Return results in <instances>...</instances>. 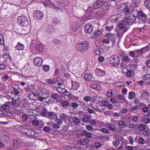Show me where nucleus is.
<instances>
[{
  "mask_svg": "<svg viewBox=\"0 0 150 150\" xmlns=\"http://www.w3.org/2000/svg\"><path fill=\"white\" fill-rule=\"evenodd\" d=\"M90 48L89 42L87 41H83L76 44L75 48L79 52L82 53L87 51Z\"/></svg>",
  "mask_w": 150,
  "mask_h": 150,
  "instance_id": "1",
  "label": "nucleus"
},
{
  "mask_svg": "<svg viewBox=\"0 0 150 150\" xmlns=\"http://www.w3.org/2000/svg\"><path fill=\"white\" fill-rule=\"evenodd\" d=\"M133 5L130 4L128 6L127 4H120L118 8V10L119 11H125L126 14L129 13L130 11H132Z\"/></svg>",
  "mask_w": 150,
  "mask_h": 150,
  "instance_id": "2",
  "label": "nucleus"
},
{
  "mask_svg": "<svg viewBox=\"0 0 150 150\" xmlns=\"http://www.w3.org/2000/svg\"><path fill=\"white\" fill-rule=\"evenodd\" d=\"M17 22L21 26H27L28 24V18L25 16H19L18 18Z\"/></svg>",
  "mask_w": 150,
  "mask_h": 150,
  "instance_id": "3",
  "label": "nucleus"
},
{
  "mask_svg": "<svg viewBox=\"0 0 150 150\" xmlns=\"http://www.w3.org/2000/svg\"><path fill=\"white\" fill-rule=\"evenodd\" d=\"M0 139L3 142H7L10 139V136L7 132L4 130L0 131Z\"/></svg>",
  "mask_w": 150,
  "mask_h": 150,
  "instance_id": "4",
  "label": "nucleus"
},
{
  "mask_svg": "<svg viewBox=\"0 0 150 150\" xmlns=\"http://www.w3.org/2000/svg\"><path fill=\"white\" fill-rule=\"evenodd\" d=\"M21 132L24 134H26L28 135H34L35 134L34 131L32 130L25 128L22 125L20 126Z\"/></svg>",
  "mask_w": 150,
  "mask_h": 150,
  "instance_id": "5",
  "label": "nucleus"
},
{
  "mask_svg": "<svg viewBox=\"0 0 150 150\" xmlns=\"http://www.w3.org/2000/svg\"><path fill=\"white\" fill-rule=\"evenodd\" d=\"M31 96H33V98H31L32 100H37L38 98L39 100L40 101H43L44 99H47L49 97L47 96L46 97H42L39 93H34L30 94Z\"/></svg>",
  "mask_w": 150,
  "mask_h": 150,
  "instance_id": "6",
  "label": "nucleus"
},
{
  "mask_svg": "<svg viewBox=\"0 0 150 150\" xmlns=\"http://www.w3.org/2000/svg\"><path fill=\"white\" fill-rule=\"evenodd\" d=\"M110 63L112 66L118 65L120 64L119 59L117 55H112L110 59Z\"/></svg>",
  "mask_w": 150,
  "mask_h": 150,
  "instance_id": "7",
  "label": "nucleus"
},
{
  "mask_svg": "<svg viewBox=\"0 0 150 150\" xmlns=\"http://www.w3.org/2000/svg\"><path fill=\"white\" fill-rule=\"evenodd\" d=\"M138 14V12L134 10V6H133L132 11H130V12L129 13L126 14V15H127L129 14V19L132 20V22H134L135 21Z\"/></svg>",
  "mask_w": 150,
  "mask_h": 150,
  "instance_id": "8",
  "label": "nucleus"
},
{
  "mask_svg": "<svg viewBox=\"0 0 150 150\" xmlns=\"http://www.w3.org/2000/svg\"><path fill=\"white\" fill-rule=\"evenodd\" d=\"M43 16L42 12L40 11H35L33 13L34 18L38 21L41 20Z\"/></svg>",
  "mask_w": 150,
  "mask_h": 150,
  "instance_id": "9",
  "label": "nucleus"
},
{
  "mask_svg": "<svg viewBox=\"0 0 150 150\" xmlns=\"http://www.w3.org/2000/svg\"><path fill=\"white\" fill-rule=\"evenodd\" d=\"M84 28L85 32L87 34L91 33L93 31V27L90 24H87L85 25Z\"/></svg>",
  "mask_w": 150,
  "mask_h": 150,
  "instance_id": "10",
  "label": "nucleus"
},
{
  "mask_svg": "<svg viewBox=\"0 0 150 150\" xmlns=\"http://www.w3.org/2000/svg\"><path fill=\"white\" fill-rule=\"evenodd\" d=\"M102 3L101 4L103 9L105 11L108 10L110 8L111 5L108 1H102Z\"/></svg>",
  "mask_w": 150,
  "mask_h": 150,
  "instance_id": "11",
  "label": "nucleus"
},
{
  "mask_svg": "<svg viewBox=\"0 0 150 150\" xmlns=\"http://www.w3.org/2000/svg\"><path fill=\"white\" fill-rule=\"evenodd\" d=\"M95 72L96 75L99 77L104 76L105 73L104 70L98 68L96 69Z\"/></svg>",
  "mask_w": 150,
  "mask_h": 150,
  "instance_id": "12",
  "label": "nucleus"
},
{
  "mask_svg": "<svg viewBox=\"0 0 150 150\" xmlns=\"http://www.w3.org/2000/svg\"><path fill=\"white\" fill-rule=\"evenodd\" d=\"M80 28L79 24L76 21H75L72 23L71 28L72 31L76 32Z\"/></svg>",
  "mask_w": 150,
  "mask_h": 150,
  "instance_id": "13",
  "label": "nucleus"
},
{
  "mask_svg": "<svg viewBox=\"0 0 150 150\" xmlns=\"http://www.w3.org/2000/svg\"><path fill=\"white\" fill-rule=\"evenodd\" d=\"M45 1L44 5L45 7L51 8L53 9L56 8L54 4L50 0H45Z\"/></svg>",
  "mask_w": 150,
  "mask_h": 150,
  "instance_id": "14",
  "label": "nucleus"
},
{
  "mask_svg": "<svg viewBox=\"0 0 150 150\" xmlns=\"http://www.w3.org/2000/svg\"><path fill=\"white\" fill-rule=\"evenodd\" d=\"M42 62V59L40 57H37L35 58L33 60V62L35 65L38 67L40 66Z\"/></svg>",
  "mask_w": 150,
  "mask_h": 150,
  "instance_id": "15",
  "label": "nucleus"
},
{
  "mask_svg": "<svg viewBox=\"0 0 150 150\" xmlns=\"http://www.w3.org/2000/svg\"><path fill=\"white\" fill-rule=\"evenodd\" d=\"M82 77L87 81H91L93 78L92 74L90 73H85L82 75Z\"/></svg>",
  "mask_w": 150,
  "mask_h": 150,
  "instance_id": "16",
  "label": "nucleus"
},
{
  "mask_svg": "<svg viewBox=\"0 0 150 150\" xmlns=\"http://www.w3.org/2000/svg\"><path fill=\"white\" fill-rule=\"evenodd\" d=\"M117 102V103H125L126 104L128 103L127 101L126 100L125 97L120 95H118Z\"/></svg>",
  "mask_w": 150,
  "mask_h": 150,
  "instance_id": "17",
  "label": "nucleus"
},
{
  "mask_svg": "<svg viewBox=\"0 0 150 150\" xmlns=\"http://www.w3.org/2000/svg\"><path fill=\"white\" fill-rule=\"evenodd\" d=\"M71 82L72 84L71 89L76 91H77L80 86V84L79 83L74 81H72Z\"/></svg>",
  "mask_w": 150,
  "mask_h": 150,
  "instance_id": "18",
  "label": "nucleus"
},
{
  "mask_svg": "<svg viewBox=\"0 0 150 150\" xmlns=\"http://www.w3.org/2000/svg\"><path fill=\"white\" fill-rule=\"evenodd\" d=\"M149 94L146 91H144L142 94L141 99L143 101H147L149 99Z\"/></svg>",
  "mask_w": 150,
  "mask_h": 150,
  "instance_id": "19",
  "label": "nucleus"
},
{
  "mask_svg": "<svg viewBox=\"0 0 150 150\" xmlns=\"http://www.w3.org/2000/svg\"><path fill=\"white\" fill-rule=\"evenodd\" d=\"M69 121L71 123H73L75 124H78L80 122V119L76 117H72L69 116Z\"/></svg>",
  "mask_w": 150,
  "mask_h": 150,
  "instance_id": "20",
  "label": "nucleus"
},
{
  "mask_svg": "<svg viewBox=\"0 0 150 150\" xmlns=\"http://www.w3.org/2000/svg\"><path fill=\"white\" fill-rule=\"evenodd\" d=\"M150 50V47L149 45H147L144 47H143L141 49L139 50H137L136 51L141 53H146L149 51Z\"/></svg>",
  "mask_w": 150,
  "mask_h": 150,
  "instance_id": "21",
  "label": "nucleus"
},
{
  "mask_svg": "<svg viewBox=\"0 0 150 150\" xmlns=\"http://www.w3.org/2000/svg\"><path fill=\"white\" fill-rule=\"evenodd\" d=\"M12 146L15 148H18L20 147L21 145V142L20 141L17 139H14L12 141Z\"/></svg>",
  "mask_w": 150,
  "mask_h": 150,
  "instance_id": "22",
  "label": "nucleus"
},
{
  "mask_svg": "<svg viewBox=\"0 0 150 150\" xmlns=\"http://www.w3.org/2000/svg\"><path fill=\"white\" fill-rule=\"evenodd\" d=\"M105 126L110 130L112 131H115L116 129V127L110 123H107L105 124Z\"/></svg>",
  "mask_w": 150,
  "mask_h": 150,
  "instance_id": "23",
  "label": "nucleus"
},
{
  "mask_svg": "<svg viewBox=\"0 0 150 150\" xmlns=\"http://www.w3.org/2000/svg\"><path fill=\"white\" fill-rule=\"evenodd\" d=\"M35 48L40 52H42L44 49L43 45L40 43H37L35 45Z\"/></svg>",
  "mask_w": 150,
  "mask_h": 150,
  "instance_id": "24",
  "label": "nucleus"
},
{
  "mask_svg": "<svg viewBox=\"0 0 150 150\" xmlns=\"http://www.w3.org/2000/svg\"><path fill=\"white\" fill-rule=\"evenodd\" d=\"M103 99V98L100 97L96 96L93 97L92 98V100L93 103L98 104L100 103L102 101Z\"/></svg>",
  "mask_w": 150,
  "mask_h": 150,
  "instance_id": "25",
  "label": "nucleus"
},
{
  "mask_svg": "<svg viewBox=\"0 0 150 150\" xmlns=\"http://www.w3.org/2000/svg\"><path fill=\"white\" fill-rule=\"evenodd\" d=\"M102 1H97L95 2L93 5V8L94 9H96L98 8L101 5Z\"/></svg>",
  "mask_w": 150,
  "mask_h": 150,
  "instance_id": "26",
  "label": "nucleus"
},
{
  "mask_svg": "<svg viewBox=\"0 0 150 150\" xmlns=\"http://www.w3.org/2000/svg\"><path fill=\"white\" fill-rule=\"evenodd\" d=\"M142 78L144 81L148 80L146 83L148 84H150V75L149 74H146L144 75Z\"/></svg>",
  "mask_w": 150,
  "mask_h": 150,
  "instance_id": "27",
  "label": "nucleus"
},
{
  "mask_svg": "<svg viewBox=\"0 0 150 150\" xmlns=\"http://www.w3.org/2000/svg\"><path fill=\"white\" fill-rule=\"evenodd\" d=\"M90 86L93 89L98 91H100L101 89L100 86L98 84L92 83L90 84Z\"/></svg>",
  "mask_w": 150,
  "mask_h": 150,
  "instance_id": "28",
  "label": "nucleus"
},
{
  "mask_svg": "<svg viewBox=\"0 0 150 150\" xmlns=\"http://www.w3.org/2000/svg\"><path fill=\"white\" fill-rule=\"evenodd\" d=\"M15 48L16 50L19 51L22 50L24 48V45L20 42H18Z\"/></svg>",
  "mask_w": 150,
  "mask_h": 150,
  "instance_id": "29",
  "label": "nucleus"
},
{
  "mask_svg": "<svg viewBox=\"0 0 150 150\" xmlns=\"http://www.w3.org/2000/svg\"><path fill=\"white\" fill-rule=\"evenodd\" d=\"M46 31L49 33H53L54 31V28L51 25H48L47 27Z\"/></svg>",
  "mask_w": 150,
  "mask_h": 150,
  "instance_id": "30",
  "label": "nucleus"
},
{
  "mask_svg": "<svg viewBox=\"0 0 150 150\" xmlns=\"http://www.w3.org/2000/svg\"><path fill=\"white\" fill-rule=\"evenodd\" d=\"M141 121L145 124H148L150 123V120L148 117L144 116L142 118Z\"/></svg>",
  "mask_w": 150,
  "mask_h": 150,
  "instance_id": "31",
  "label": "nucleus"
},
{
  "mask_svg": "<svg viewBox=\"0 0 150 150\" xmlns=\"http://www.w3.org/2000/svg\"><path fill=\"white\" fill-rule=\"evenodd\" d=\"M10 104V102H8L6 103H5L3 105L1 106V108L2 109L4 110L7 109L8 110L10 108V106L9 105Z\"/></svg>",
  "mask_w": 150,
  "mask_h": 150,
  "instance_id": "32",
  "label": "nucleus"
},
{
  "mask_svg": "<svg viewBox=\"0 0 150 150\" xmlns=\"http://www.w3.org/2000/svg\"><path fill=\"white\" fill-rule=\"evenodd\" d=\"M129 99L130 100H132L135 96V93L132 91H131L129 93Z\"/></svg>",
  "mask_w": 150,
  "mask_h": 150,
  "instance_id": "33",
  "label": "nucleus"
},
{
  "mask_svg": "<svg viewBox=\"0 0 150 150\" xmlns=\"http://www.w3.org/2000/svg\"><path fill=\"white\" fill-rule=\"evenodd\" d=\"M85 142L81 141L79 142V145H82V146H80L79 147V148L81 150H84L85 149Z\"/></svg>",
  "mask_w": 150,
  "mask_h": 150,
  "instance_id": "34",
  "label": "nucleus"
},
{
  "mask_svg": "<svg viewBox=\"0 0 150 150\" xmlns=\"http://www.w3.org/2000/svg\"><path fill=\"white\" fill-rule=\"evenodd\" d=\"M102 52V49L99 47L97 48L94 52L95 54L97 55H99Z\"/></svg>",
  "mask_w": 150,
  "mask_h": 150,
  "instance_id": "35",
  "label": "nucleus"
},
{
  "mask_svg": "<svg viewBox=\"0 0 150 150\" xmlns=\"http://www.w3.org/2000/svg\"><path fill=\"white\" fill-rule=\"evenodd\" d=\"M126 26H127L125 23V22H124L122 21L119 23L118 27L119 28L122 29H124Z\"/></svg>",
  "mask_w": 150,
  "mask_h": 150,
  "instance_id": "36",
  "label": "nucleus"
},
{
  "mask_svg": "<svg viewBox=\"0 0 150 150\" xmlns=\"http://www.w3.org/2000/svg\"><path fill=\"white\" fill-rule=\"evenodd\" d=\"M59 115V117L64 120H65L67 118L69 119V116H67L65 114L63 113L60 114Z\"/></svg>",
  "mask_w": 150,
  "mask_h": 150,
  "instance_id": "37",
  "label": "nucleus"
},
{
  "mask_svg": "<svg viewBox=\"0 0 150 150\" xmlns=\"http://www.w3.org/2000/svg\"><path fill=\"white\" fill-rule=\"evenodd\" d=\"M73 126V125L72 124L67 125L64 127V129L65 130L67 131V132L70 129H71V128H72Z\"/></svg>",
  "mask_w": 150,
  "mask_h": 150,
  "instance_id": "38",
  "label": "nucleus"
},
{
  "mask_svg": "<svg viewBox=\"0 0 150 150\" xmlns=\"http://www.w3.org/2000/svg\"><path fill=\"white\" fill-rule=\"evenodd\" d=\"M139 128L141 131H144L146 129V126L145 125L143 124H140L139 126Z\"/></svg>",
  "mask_w": 150,
  "mask_h": 150,
  "instance_id": "39",
  "label": "nucleus"
},
{
  "mask_svg": "<svg viewBox=\"0 0 150 150\" xmlns=\"http://www.w3.org/2000/svg\"><path fill=\"white\" fill-rule=\"evenodd\" d=\"M119 127L122 128H124L126 125L125 122L123 121H120L118 122Z\"/></svg>",
  "mask_w": 150,
  "mask_h": 150,
  "instance_id": "40",
  "label": "nucleus"
},
{
  "mask_svg": "<svg viewBox=\"0 0 150 150\" xmlns=\"http://www.w3.org/2000/svg\"><path fill=\"white\" fill-rule=\"evenodd\" d=\"M100 131L105 134H110V132L108 129L103 128L100 129Z\"/></svg>",
  "mask_w": 150,
  "mask_h": 150,
  "instance_id": "41",
  "label": "nucleus"
},
{
  "mask_svg": "<svg viewBox=\"0 0 150 150\" xmlns=\"http://www.w3.org/2000/svg\"><path fill=\"white\" fill-rule=\"evenodd\" d=\"M71 105L72 108L74 109L77 108L79 105L77 103L75 102H72Z\"/></svg>",
  "mask_w": 150,
  "mask_h": 150,
  "instance_id": "42",
  "label": "nucleus"
},
{
  "mask_svg": "<svg viewBox=\"0 0 150 150\" xmlns=\"http://www.w3.org/2000/svg\"><path fill=\"white\" fill-rule=\"evenodd\" d=\"M47 114V110L46 108L44 109L40 113V115L43 117L47 116L46 115Z\"/></svg>",
  "mask_w": 150,
  "mask_h": 150,
  "instance_id": "43",
  "label": "nucleus"
},
{
  "mask_svg": "<svg viewBox=\"0 0 150 150\" xmlns=\"http://www.w3.org/2000/svg\"><path fill=\"white\" fill-rule=\"evenodd\" d=\"M48 116H46L50 119H52L55 115L53 112H48Z\"/></svg>",
  "mask_w": 150,
  "mask_h": 150,
  "instance_id": "44",
  "label": "nucleus"
},
{
  "mask_svg": "<svg viewBox=\"0 0 150 150\" xmlns=\"http://www.w3.org/2000/svg\"><path fill=\"white\" fill-rule=\"evenodd\" d=\"M138 142L139 143L141 144H145V141L142 138L139 137Z\"/></svg>",
  "mask_w": 150,
  "mask_h": 150,
  "instance_id": "45",
  "label": "nucleus"
},
{
  "mask_svg": "<svg viewBox=\"0 0 150 150\" xmlns=\"http://www.w3.org/2000/svg\"><path fill=\"white\" fill-rule=\"evenodd\" d=\"M58 81V83L57 84V85L58 86H61L64 83V81L61 78L58 79L57 81L56 82Z\"/></svg>",
  "mask_w": 150,
  "mask_h": 150,
  "instance_id": "46",
  "label": "nucleus"
},
{
  "mask_svg": "<svg viewBox=\"0 0 150 150\" xmlns=\"http://www.w3.org/2000/svg\"><path fill=\"white\" fill-rule=\"evenodd\" d=\"M138 108L137 105H135V106L132 108L130 110V111L131 112L136 113L137 112Z\"/></svg>",
  "mask_w": 150,
  "mask_h": 150,
  "instance_id": "47",
  "label": "nucleus"
},
{
  "mask_svg": "<svg viewBox=\"0 0 150 150\" xmlns=\"http://www.w3.org/2000/svg\"><path fill=\"white\" fill-rule=\"evenodd\" d=\"M138 14L141 17H143L145 19H146L147 18V15L142 12H139V13H138Z\"/></svg>",
  "mask_w": 150,
  "mask_h": 150,
  "instance_id": "48",
  "label": "nucleus"
},
{
  "mask_svg": "<svg viewBox=\"0 0 150 150\" xmlns=\"http://www.w3.org/2000/svg\"><path fill=\"white\" fill-rule=\"evenodd\" d=\"M4 37L2 34L0 33V44L3 45H4Z\"/></svg>",
  "mask_w": 150,
  "mask_h": 150,
  "instance_id": "49",
  "label": "nucleus"
},
{
  "mask_svg": "<svg viewBox=\"0 0 150 150\" xmlns=\"http://www.w3.org/2000/svg\"><path fill=\"white\" fill-rule=\"evenodd\" d=\"M42 68L44 71L46 72L49 70L50 67L48 65H44L42 66Z\"/></svg>",
  "mask_w": 150,
  "mask_h": 150,
  "instance_id": "50",
  "label": "nucleus"
},
{
  "mask_svg": "<svg viewBox=\"0 0 150 150\" xmlns=\"http://www.w3.org/2000/svg\"><path fill=\"white\" fill-rule=\"evenodd\" d=\"M46 82L52 85H54L56 83V82L53 81L52 80L50 79H47L46 80Z\"/></svg>",
  "mask_w": 150,
  "mask_h": 150,
  "instance_id": "51",
  "label": "nucleus"
},
{
  "mask_svg": "<svg viewBox=\"0 0 150 150\" xmlns=\"http://www.w3.org/2000/svg\"><path fill=\"white\" fill-rule=\"evenodd\" d=\"M120 143V141L118 140H117L112 142L113 145L115 147H117L119 146Z\"/></svg>",
  "mask_w": 150,
  "mask_h": 150,
  "instance_id": "52",
  "label": "nucleus"
},
{
  "mask_svg": "<svg viewBox=\"0 0 150 150\" xmlns=\"http://www.w3.org/2000/svg\"><path fill=\"white\" fill-rule=\"evenodd\" d=\"M129 128L130 130H133L135 128V125L133 123L130 124L129 125Z\"/></svg>",
  "mask_w": 150,
  "mask_h": 150,
  "instance_id": "53",
  "label": "nucleus"
},
{
  "mask_svg": "<svg viewBox=\"0 0 150 150\" xmlns=\"http://www.w3.org/2000/svg\"><path fill=\"white\" fill-rule=\"evenodd\" d=\"M9 78V76L7 74H5L4 76H2L1 77V80L3 81H5Z\"/></svg>",
  "mask_w": 150,
  "mask_h": 150,
  "instance_id": "54",
  "label": "nucleus"
},
{
  "mask_svg": "<svg viewBox=\"0 0 150 150\" xmlns=\"http://www.w3.org/2000/svg\"><path fill=\"white\" fill-rule=\"evenodd\" d=\"M84 134H85L86 137L88 138H91L92 136V134L87 131H85L84 132Z\"/></svg>",
  "mask_w": 150,
  "mask_h": 150,
  "instance_id": "55",
  "label": "nucleus"
},
{
  "mask_svg": "<svg viewBox=\"0 0 150 150\" xmlns=\"http://www.w3.org/2000/svg\"><path fill=\"white\" fill-rule=\"evenodd\" d=\"M53 21L54 23L55 24H59L60 22V20L56 17H55L53 19Z\"/></svg>",
  "mask_w": 150,
  "mask_h": 150,
  "instance_id": "56",
  "label": "nucleus"
},
{
  "mask_svg": "<svg viewBox=\"0 0 150 150\" xmlns=\"http://www.w3.org/2000/svg\"><path fill=\"white\" fill-rule=\"evenodd\" d=\"M145 4L146 7L150 10V1H146L145 2Z\"/></svg>",
  "mask_w": 150,
  "mask_h": 150,
  "instance_id": "57",
  "label": "nucleus"
},
{
  "mask_svg": "<svg viewBox=\"0 0 150 150\" xmlns=\"http://www.w3.org/2000/svg\"><path fill=\"white\" fill-rule=\"evenodd\" d=\"M113 95L112 92V90H109L108 92L107 96L108 98L111 97Z\"/></svg>",
  "mask_w": 150,
  "mask_h": 150,
  "instance_id": "58",
  "label": "nucleus"
},
{
  "mask_svg": "<svg viewBox=\"0 0 150 150\" xmlns=\"http://www.w3.org/2000/svg\"><path fill=\"white\" fill-rule=\"evenodd\" d=\"M134 103H135V105H137V106H139L141 105V103L140 102L139 100V99H137V98H135L134 101Z\"/></svg>",
  "mask_w": 150,
  "mask_h": 150,
  "instance_id": "59",
  "label": "nucleus"
},
{
  "mask_svg": "<svg viewBox=\"0 0 150 150\" xmlns=\"http://www.w3.org/2000/svg\"><path fill=\"white\" fill-rule=\"evenodd\" d=\"M143 134L145 136L148 137L149 135V130H145L144 131Z\"/></svg>",
  "mask_w": 150,
  "mask_h": 150,
  "instance_id": "60",
  "label": "nucleus"
},
{
  "mask_svg": "<svg viewBox=\"0 0 150 150\" xmlns=\"http://www.w3.org/2000/svg\"><path fill=\"white\" fill-rule=\"evenodd\" d=\"M71 98L74 101H77L79 100V97L76 96H75L72 94L71 95Z\"/></svg>",
  "mask_w": 150,
  "mask_h": 150,
  "instance_id": "61",
  "label": "nucleus"
},
{
  "mask_svg": "<svg viewBox=\"0 0 150 150\" xmlns=\"http://www.w3.org/2000/svg\"><path fill=\"white\" fill-rule=\"evenodd\" d=\"M74 126H73L71 128V129H70V130L67 132V134L69 135H71L73 134L74 131Z\"/></svg>",
  "mask_w": 150,
  "mask_h": 150,
  "instance_id": "62",
  "label": "nucleus"
},
{
  "mask_svg": "<svg viewBox=\"0 0 150 150\" xmlns=\"http://www.w3.org/2000/svg\"><path fill=\"white\" fill-rule=\"evenodd\" d=\"M91 118L89 117L86 116L84 117L83 119V121L85 122H88Z\"/></svg>",
  "mask_w": 150,
  "mask_h": 150,
  "instance_id": "63",
  "label": "nucleus"
},
{
  "mask_svg": "<svg viewBox=\"0 0 150 150\" xmlns=\"http://www.w3.org/2000/svg\"><path fill=\"white\" fill-rule=\"evenodd\" d=\"M83 100L85 101L88 102L90 101L91 100V98L89 96H86L83 98Z\"/></svg>",
  "mask_w": 150,
  "mask_h": 150,
  "instance_id": "64",
  "label": "nucleus"
}]
</instances>
